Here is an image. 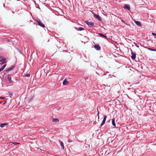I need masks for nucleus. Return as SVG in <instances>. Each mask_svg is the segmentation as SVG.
<instances>
[{
  "label": "nucleus",
  "mask_w": 156,
  "mask_h": 156,
  "mask_svg": "<svg viewBox=\"0 0 156 156\" xmlns=\"http://www.w3.org/2000/svg\"><path fill=\"white\" fill-rule=\"evenodd\" d=\"M8 93L10 95H13V93L12 92H9Z\"/></svg>",
  "instance_id": "393cba45"
},
{
  "label": "nucleus",
  "mask_w": 156,
  "mask_h": 156,
  "mask_svg": "<svg viewBox=\"0 0 156 156\" xmlns=\"http://www.w3.org/2000/svg\"><path fill=\"white\" fill-rule=\"evenodd\" d=\"M131 51L132 55L131 58L133 60H135L136 58V53L135 52H133L131 49Z\"/></svg>",
  "instance_id": "7ed1b4c3"
},
{
  "label": "nucleus",
  "mask_w": 156,
  "mask_h": 156,
  "mask_svg": "<svg viewBox=\"0 0 156 156\" xmlns=\"http://www.w3.org/2000/svg\"><path fill=\"white\" fill-rule=\"evenodd\" d=\"M85 23L90 27H93L94 25V23L91 21L89 22L88 21H86Z\"/></svg>",
  "instance_id": "f257e3e1"
},
{
  "label": "nucleus",
  "mask_w": 156,
  "mask_h": 156,
  "mask_svg": "<svg viewBox=\"0 0 156 156\" xmlns=\"http://www.w3.org/2000/svg\"><path fill=\"white\" fill-rule=\"evenodd\" d=\"M94 48L97 50L100 51L101 49V47L99 44H95Z\"/></svg>",
  "instance_id": "20e7f679"
},
{
  "label": "nucleus",
  "mask_w": 156,
  "mask_h": 156,
  "mask_svg": "<svg viewBox=\"0 0 156 156\" xmlns=\"http://www.w3.org/2000/svg\"><path fill=\"white\" fill-rule=\"evenodd\" d=\"M19 52L20 53H21V51L20 50L19 51Z\"/></svg>",
  "instance_id": "e433bc0d"
},
{
  "label": "nucleus",
  "mask_w": 156,
  "mask_h": 156,
  "mask_svg": "<svg viewBox=\"0 0 156 156\" xmlns=\"http://www.w3.org/2000/svg\"><path fill=\"white\" fill-rule=\"evenodd\" d=\"M12 143L14 145H16L17 144H20V143L16 142H12Z\"/></svg>",
  "instance_id": "4be33fe9"
},
{
  "label": "nucleus",
  "mask_w": 156,
  "mask_h": 156,
  "mask_svg": "<svg viewBox=\"0 0 156 156\" xmlns=\"http://www.w3.org/2000/svg\"><path fill=\"white\" fill-rule=\"evenodd\" d=\"M35 3L36 5V7L37 8L39 9H40V8L39 7V5L37 4L35 2Z\"/></svg>",
  "instance_id": "aec40b11"
},
{
  "label": "nucleus",
  "mask_w": 156,
  "mask_h": 156,
  "mask_svg": "<svg viewBox=\"0 0 156 156\" xmlns=\"http://www.w3.org/2000/svg\"><path fill=\"white\" fill-rule=\"evenodd\" d=\"M135 23L136 24L137 26L140 27L141 26V23L138 21H134Z\"/></svg>",
  "instance_id": "9b49d317"
},
{
  "label": "nucleus",
  "mask_w": 156,
  "mask_h": 156,
  "mask_svg": "<svg viewBox=\"0 0 156 156\" xmlns=\"http://www.w3.org/2000/svg\"><path fill=\"white\" fill-rule=\"evenodd\" d=\"M6 59V58H3L1 59V61L2 63H0V64L2 65L5 62V61Z\"/></svg>",
  "instance_id": "f8f14e48"
},
{
  "label": "nucleus",
  "mask_w": 156,
  "mask_h": 156,
  "mask_svg": "<svg viewBox=\"0 0 156 156\" xmlns=\"http://www.w3.org/2000/svg\"><path fill=\"white\" fill-rule=\"evenodd\" d=\"M75 29L78 31H82L84 30V28L80 27H79V28H77V27H75Z\"/></svg>",
  "instance_id": "9d476101"
},
{
  "label": "nucleus",
  "mask_w": 156,
  "mask_h": 156,
  "mask_svg": "<svg viewBox=\"0 0 156 156\" xmlns=\"http://www.w3.org/2000/svg\"><path fill=\"white\" fill-rule=\"evenodd\" d=\"M124 8H126L128 10H130V5L129 4H125L124 6Z\"/></svg>",
  "instance_id": "1a4fd4ad"
},
{
  "label": "nucleus",
  "mask_w": 156,
  "mask_h": 156,
  "mask_svg": "<svg viewBox=\"0 0 156 156\" xmlns=\"http://www.w3.org/2000/svg\"><path fill=\"white\" fill-rule=\"evenodd\" d=\"M2 56H0V59H1V58H2Z\"/></svg>",
  "instance_id": "f704fd0d"
},
{
  "label": "nucleus",
  "mask_w": 156,
  "mask_h": 156,
  "mask_svg": "<svg viewBox=\"0 0 156 156\" xmlns=\"http://www.w3.org/2000/svg\"><path fill=\"white\" fill-rule=\"evenodd\" d=\"M7 125L8 124L6 123H2L0 124V126H1V127H3Z\"/></svg>",
  "instance_id": "a211bd4d"
},
{
  "label": "nucleus",
  "mask_w": 156,
  "mask_h": 156,
  "mask_svg": "<svg viewBox=\"0 0 156 156\" xmlns=\"http://www.w3.org/2000/svg\"><path fill=\"white\" fill-rule=\"evenodd\" d=\"M121 21H122V22H123L124 24H126L125 23V21H124L123 20H121Z\"/></svg>",
  "instance_id": "c85d7f7f"
},
{
  "label": "nucleus",
  "mask_w": 156,
  "mask_h": 156,
  "mask_svg": "<svg viewBox=\"0 0 156 156\" xmlns=\"http://www.w3.org/2000/svg\"><path fill=\"white\" fill-rule=\"evenodd\" d=\"M32 98L30 99L29 100V102H30L31 101H32Z\"/></svg>",
  "instance_id": "7c9ffc66"
},
{
  "label": "nucleus",
  "mask_w": 156,
  "mask_h": 156,
  "mask_svg": "<svg viewBox=\"0 0 156 156\" xmlns=\"http://www.w3.org/2000/svg\"><path fill=\"white\" fill-rule=\"evenodd\" d=\"M147 48V49H148L149 50H150V51H156V49H153V48Z\"/></svg>",
  "instance_id": "6ab92c4d"
},
{
  "label": "nucleus",
  "mask_w": 156,
  "mask_h": 156,
  "mask_svg": "<svg viewBox=\"0 0 156 156\" xmlns=\"http://www.w3.org/2000/svg\"><path fill=\"white\" fill-rule=\"evenodd\" d=\"M98 35L101 37L104 38L106 39H108V37L107 36L103 34L102 33H99Z\"/></svg>",
  "instance_id": "0eeeda50"
},
{
  "label": "nucleus",
  "mask_w": 156,
  "mask_h": 156,
  "mask_svg": "<svg viewBox=\"0 0 156 156\" xmlns=\"http://www.w3.org/2000/svg\"><path fill=\"white\" fill-rule=\"evenodd\" d=\"M36 21L38 23L39 25L43 28L45 27L44 25L43 24V23L41 22L40 20L39 19H37Z\"/></svg>",
  "instance_id": "f03ea898"
},
{
  "label": "nucleus",
  "mask_w": 156,
  "mask_h": 156,
  "mask_svg": "<svg viewBox=\"0 0 156 156\" xmlns=\"http://www.w3.org/2000/svg\"><path fill=\"white\" fill-rule=\"evenodd\" d=\"M59 142L60 143L61 145V146L62 148V149H64V144L63 142L61 141V140H59Z\"/></svg>",
  "instance_id": "ddd939ff"
},
{
  "label": "nucleus",
  "mask_w": 156,
  "mask_h": 156,
  "mask_svg": "<svg viewBox=\"0 0 156 156\" xmlns=\"http://www.w3.org/2000/svg\"><path fill=\"white\" fill-rule=\"evenodd\" d=\"M138 44H140V45L141 46H142V47H144V48H147L146 47H145V46H144V45H142V44H141V43H138Z\"/></svg>",
  "instance_id": "a878e982"
},
{
  "label": "nucleus",
  "mask_w": 156,
  "mask_h": 156,
  "mask_svg": "<svg viewBox=\"0 0 156 156\" xmlns=\"http://www.w3.org/2000/svg\"><path fill=\"white\" fill-rule=\"evenodd\" d=\"M152 34L153 36H156V34H155V33L153 32L152 33Z\"/></svg>",
  "instance_id": "cd10ccee"
},
{
  "label": "nucleus",
  "mask_w": 156,
  "mask_h": 156,
  "mask_svg": "<svg viewBox=\"0 0 156 156\" xmlns=\"http://www.w3.org/2000/svg\"><path fill=\"white\" fill-rule=\"evenodd\" d=\"M8 80L11 83L13 82V81L11 80V77H10L9 76H8V78H7Z\"/></svg>",
  "instance_id": "f3484780"
},
{
  "label": "nucleus",
  "mask_w": 156,
  "mask_h": 156,
  "mask_svg": "<svg viewBox=\"0 0 156 156\" xmlns=\"http://www.w3.org/2000/svg\"><path fill=\"white\" fill-rule=\"evenodd\" d=\"M5 103H6V101H4V103L3 104V105H4L5 104Z\"/></svg>",
  "instance_id": "473e14b6"
},
{
  "label": "nucleus",
  "mask_w": 156,
  "mask_h": 156,
  "mask_svg": "<svg viewBox=\"0 0 156 156\" xmlns=\"http://www.w3.org/2000/svg\"><path fill=\"white\" fill-rule=\"evenodd\" d=\"M5 98L4 97H0V99H4Z\"/></svg>",
  "instance_id": "c756f323"
},
{
  "label": "nucleus",
  "mask_w": 156,
  "mask_h": 156,
  "mask_svg": "<svg viewBox=\"0 0 156 156\" xmlns=\"http://www.w3.org/2000/svg\"><path fill=\"white\" fill-rule=\"evenodd\" d=\"M30 76V75L29 74H26L25 76L29 77Z\"/></svg>",
  "instance_id": "5701e85b"
},
{
  "label": "nucleus",
  "mask_w": 156,
  "mask_h": 156,
  "mask_svg": "<svg viewBox=\"0 0 156 156\" xmlns=\"http://www.w3.org/2000/svg\"><path fill=\"white\" fill-rule=\"evenodd\" d=\"M15 66L14 65H13L12 66L8 68L6 70V72L7 73V72H9L12 69L14 68H15Z\"/></svg>",
  "instance_id": "423d86ee"
},
{
  "label": "nucleus",
  "mask_w": 156,
  "mask_h": 156,
  "mask_svg": "<svg viewBox=\"0 0 156 156\" xmlns=\"http://www.w3.org/2000/svg\"><path fill=\"white\" fill-rule=\"evenodd\" d=\"M134 44L138 48H139V46L137 45V44L135 42H134Z\"/></svg>",
  "instance_id": "b1692460"
},
{
  "label": "nucleus",
  "mask_w": 156,
  "mask_h": 156,
  "mask_svg": "<svg viewBox=\"0 0 156 156\" xmlns=\"http://www.w3.org/2000/svg\"><path fill=\"white\" fill-rule=\"evenodd\" d=\"M52 121L53 122H58L59 121V120L58 119L56 118H53L52 119Z\"/></svg>",
  "instance_id": "2eb2a0df"
},
{
  "label": "nucleus",
  "mask_w": 156,
  "mask_h": 156,
  "mask_svg": "<svg viewBox=\"0 0 156 156\" xmlns=\"http://www.w3.org/2000/svg\"><path fill=\"white\" fill-rule=\"evenodd\" d=\"M68 141L69 142V143H70V142H72V141L71 140H70V139H68Z\"/></svg>",
  "instance_id": "bb28decb"
},
{
  "label": "nucleus",
  "mask_w": 156,
  "mask_h": 156,
  "mask_svg": "<svg viewBox=\"0 0 156 156\" xmlns=\"http://www.w3.org/2000/svg\"><path fill=\"white\" fill-rule=\"evenodd\" d=\"M63 52H67V51H66V50H63Z\"/></svg>",
  "instance_id": "2f4dec72"
},
{
  "label": "nucleus",
  "mask_w": 156,
  "mask_h": 156,
  "mask_svg": "<svg viewBox=\"0 0 156 156\" xmlns=\"http://www.w3.org/2000/svg\"><path fill=\"white\" fill-rule=\"evenodd\" d=\"M6 66V64H5V65H4L1 68L3 70L4 69L5 67Z\"/></svg>",
  "instance_id": "412c9836"
},
{
  "label": "nucleus",
  "mask_w": 156,
  "mask_h": 156,
  "mask_svg": "<svg viewBox=\"0 0 156 156\" xmlns=\"http://www.w3.org/2000/svg\"><path fill=\"white\" fill-rule=\"evenodd\" d=\"M68 83V81L66 79L64 80L63 82V85H66Z\"/></svg>",
  "instance_id": "dca6fc26"
},
{
  "label": "nucleus",
  "mask_w": 156,
  "mask_h": 156,
  "mask_svg": "<svg viewBox=\"0 0 156 156\" xmlns=\"http://www.w3.org/2000/svg\"><path fill=\"white\" fill-rule=\"evenodd\" d=\"M99 112L98 111V115H99ZM98 117H99V116H98Z\"/></svg>",
  "instance_id": "c9c22d12"
},
{
  "label": "nucleus",
  "mask_w": 156,
  "mask_h": 156,
  "mask_svg": "<svg viewBox=\"0 0 156 156\" xmlns=\"http://www.w3.org/2000/svg\"><path fill=\"white\" fill-rule=\"evenodd\" d=\"M107 117L106 115L103 118V120L101 124V126H102L105 124Z\"/></svg>",
  "instance_id": "6e6552de"
},
{
  "label": "nucleus",
  "mask_w": 156,
  "mask_h": 156,
  "mask_svg": "<svg viewBox=\"0 0 156 156\" xmlns=\"http://www.w3.org/2000/svg\"><path fill=\"white\" fill-rule=\"evenodd\" d=\"M3 70L1 68L0 69V72L2 71Z\"/></svg>",
  "instance_id": "72a5a7b5"
},
{
  "label": "nucleus",
  "mask_w": 156,
  "mask_h": 156,
  "mask_svg": "<svg viewBox=\"0 0 156 156\" xmlns=\"http://www.w3.org/2000/svg\"><path fill=\"white\" fill-rule=\"evenodd\" d=\"M94 17L99 21H101V18L98 15L95 14L94 15Z\"/></svg>",
  "instance_id": "39448f33"
},
{
  "label": "nucleus",
  "mask_w": 156,
  "mask_h": 156,
  "mask_svg": "<svg viewBox=\"0 0 156 156\" xmlns=\"http://www.w3.org/2000/svg\"><path fill=\"white\" fill-rule=\"evenodd\" d=\"M115 118H113L112 120V124L113 126H114V127H116V125L115 122Z\"/></svg>",
  "instance_id": "4468645a"
}]
</instances>
